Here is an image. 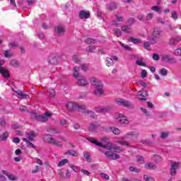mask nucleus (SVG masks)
Wrapping results in <instances>:
<instances>
[{"mask_svg": "<svg viewBox=\"0 0 181 181\" xmlns=\"http://www.w3.org/2000/svg\"><path fill=\"white\" fill-rule=\"evenodd\" d=\"M80 19H88L90 18V11L82 10L79 13Z\"/></svg>", "mask_w": 181, "mask_h": 181, "instance_id": "16", "label": "nucleus"}, {"mask_svg": "<svg viewBox=\"0 0 181 181\" xmlns=\"http://www.w3.org/2000/svg\"><path fill=\"white\" fill-rule=\"evenodd\" d=\"M171 17L173 19H174L175 21H177V19L179 18V17L177 16V13H176V11H174L171 13Z\"/></svg>", "mask_w": 181, "mask_h": 181, "instance_id": "51", "label": "nucleus"}, {"mask_svg": "<svg viewBox=\"0 0 181 181\" xmlns=\"http://www.w3.org/2000/svg\"><path fill=\"white\" fill-rule=\"evenodd\" d=\"M22 140L23 141V142H26V144H28V146H29L30 148H33V149L36 148V146L31 142H29L27 139L23 138Z\"/></svg>", "mask_w": 181, "mask_h": 181, "instance_id": "32", "label": "nucleus"}, {"mask_svg": "<svg viewBox=\"0 0 181 181\" xmlns=\"http://www.w3.org/2000/svg\"><path fill=\"white\" fill-rule=\"evenodd\" d=\"M65 155H71V156H77V152L74 150H71L65 153Z\"/></svg>", "mask_w": 181, "mask_h": 181, "instance_id": "40", "label": "nucleus"}, {"mask_svg": "<svg viewBox=\"0 0 181 181\" xmlns=\"http://www.w3.org/2000/svg\"><path fill=\"white\" fill-rule=\"evenodd\" d=\"M162 33V31L160 30V28H154L153 31V37H148V40L151 42V45H155L156 43V39H159L160 37V34Z\"/></svg>", "mask_w": 181, "mask_h": 181, "instance_id": "4", "label": "nucleus"}, {"mask_svg": "<svg viewBox=\"0 0 181 181\" xmlns=\"http://www.w3.org/2000/svg\"><path fill=\"white\" fill-rule=\"evenodd\" d=\"M88 141H89V142L91 144H94L96 145V146H100L104 149H107V151H112V149H113L115 152H122V148H121V147L114 146L112 143H110V139H108L107 137L102 138L100 142L93 138H88Z\"/></svg>", "mask_w": 181, "mask_h": 181, "instance_id": "1", "label": "nucleus"}, {"mask_svg": "<svg viewBox=\"0 0 181 181\" xmlns=\"http://www.w3.org/2000/svg\"><path fill=\"white\" fill-rule=\"evenodd\" d=\"M3 173H4V175H5V176H7L8 179H9L10 180L16 181L18 179L16 175H15L12 173H9L6 170H3Z\"/></svg>", "mask_w": 181, "mask_h": 181, "instance_id": "15", "label": "nucleus"}, {"mask_svg": "<svg viewBox=\"0 0 181 181\" xmlns=\"http://www.w3.org/2000/svg\"><path fill=\"white\" fill-rule=\"evenodd\" d=\"M146 169H156V165L153 163H148L145 165Z\"/></svg>", "mask_w": 181, "mask_h": 181, "instance_id": "28", "label": "nucleus"}, {"mask_svg": "<svg viewBox=\"0 0 181 181\" xmlns=\"http://www.w3.org/2000/svg\"><path fill=\"white\" fill-rule=\"evenodd\" d=\"M100 176L103 179H105V180H110V177L105 173H101Z\"/></svg>", "mask_w": 181, "mask_h": 181, "instance_id": "60", "label": "nucleus"}, {"mask_svg": "<svg viewBox=\"0 0 181 181\" xmlns=\"http://www.w3.org/2000/svg\"><path fill=\"white\" fill-rule=\"evenodd\" d=\"M68 111H74V110H78V111H84L86 110V105H78L73 102H69L66 104Z\"/></svg>", "mask_w": 181, "mask_h": 181, "instance_id": "3", "label": "nucleus"}, {"mask_svg": "<svg viewBox=\"0 0 181 181\" xmlns=\"http://www.w3.org/2000/svg\"><path fill=\"white\" fill-rule=\"evenodd\" d=\"M103 153L105 154L106 158H108L109 159H112V160L115 159H119V155L112 153L111 150H109L107 151H103Z\"/></svg>", "mask_w": 181, "mask_h": 181, "instance_id": "10", "label": "nucleus"}, {"mask_svg": "<svg viewBox=\"0 0 181 181\" xmlns=\"http://www.w3.org/2000/svg\"><path fill=\"white\" fill-rule=\"evenodd\" d=\"M168 136H169V133L165 132L161 133L160 138H162L163 139L168 138Z\"/></svg>", "mask_w": 181, "mask_h": 181, "instance_id": "56", "label": "nucleus"}, {"mask_svg": "<svg viewBox=\"0 0 181 181\" xmlns=\"http://www.w3.org/2000/svg\"><path fill=\"white\" fill-rule=\"evenodd\" d=\"M18 95H20L21 97H22L23 100H28V98H29V95H28L27 94H23V92L18 90L16 92Z\"/></svg>", "mask_w": 181, "mask_h": 181, "instance_id": "29", "label": "nucleus"}, {"mask_svg": "<svg viewBox=\"0 0 181 181\" xmlns=\"http://www.w3.org/2000/svg\"><path fill=\"white\" fill-rule=\"evenodd\" d=\"M174 54L175 56H181V48H178V49H175L174 52Z\"/></svg>", "mask_w": 181, "mask_h": 181, "instance_id": "57", "label": "nucleus"}, {"mask_svg": "<svg viewBox=\"0 0 181 181\" xmlns=\"http://www.w3.org/2000/svg\"><path fill=\"white\" fill-rule=\"evenodd\" d=\"M4 63H5V61L0 59V73L4 78H8L10 76L9 71L2 67V66H4Z\"/></svg>", "mask_w": 181, "mask_h": 181, "instance_id": "9", "label": "nucleus"}, {"mask_svg": "<svg viewBox=\"0 0 181 181\" xmlns=\"http://www.w3.org/2000/svg\"><path fill=\"white\" fill-rule=\"evenodd\" d=\"M69 168H71V169H72V170H74V172H76V173L77 172H78V167L76 165H70Z\"/></svg>", "mask_w": 181, "mask_h": 181, "instance_id": "55", "label": "nucleus"}, {"mask_svg": "<svg viewBox=\"0 0 181 181\" xmlns=\"http://www.w3.org/2000/svg\"><path fill=\"white\" fill-rule=\"evenodd\" d=\"M138 135L139 134L137 132H129L122 137V139H136Z\"/></svg>", "mask_w": 181, "mask_h": 181, "instance_id": "11", "label": "nucleus"}, {"mask_svg": "<svg viewBox=\"0 0 181 181\" xmlns=\"http://www.w3.org/2000/svg\"><path fill=\"white\" fill-rule=\"evenodd\" d=\"M159 73L161 76H168V71L165 68H162L161 69H160Z\"/></svg>", "mask_w": 181, "mask_h": 181, "instance_id": "39", "label": "nucleus"}, {"mask_svg": "<svg viewBox=\"0 0 181 181\" xmlns=\"http://www.w3.org/2000/svg\"><path fill=\"white\" fill-rule=\"evenodd\" d=\"M48 94H49L50 97H54L56 95V91L54 89H49Z\"/></svg>", "mask_w": 181, "mask_h": 181, "instance_id": "47", "label": "nucleus"}, {"mask_svg": "<svg viewBox=\"0 0 181 181\" xmlns=\"http://www.w3.org/2000/svg\"><path fill=\"white\" fill-rule=\"evenodd\" d=\"M90 83L95 86V90L92 92L95 95H103L104 94V83L98 78L92 77L90 78Z\"/></svg>", "mask_w": 181, "mask_h": 181, "instance_id": "2", "label": "nucleus"}, {"mask_svg": "<svg viewBox=\"0 0 181 181\" xmlns=\"http://www.w3.org/2000/svg\"><path fill=\"white\" fill-rule=\"evenodd\" d=\"M179 165H180V163L179 162L172 163L170 168V175L172 176H175V175H176V170L179 168Z\"/></svg>", "mask_w": 181, "mask_h": 181, "instance_id": "14", "label": "nucleus"}, {"mask_svg": "<svg viewBox=\"0 0 181 181\" xmlns=\"http://www.w3.org/2000/svg\"><path fill=\"white\" fill-rule=\"evenodd\" d=\"M78 86H87L88 84V81L86 78H79L77 81Z\"/></svg>", "mask_w": 181, "mask_h": 181, "instance_id": "20", "label": "nucleus"}, {"mask_svg": "<svg viewBox=\"0 0 181 181\" xmlns=\"http://www.w3.org/2000/svg\"><path fill=\"white\" fill-rule=\"evenodd\" d=\"M162 59L164 62H166V63H170V64H173V63H176V60L175 59V58L170 57V55L163 54Z\"/></svg>", "mask_w": 181, "mask_h": 181, "instance_id": "13", "label": "nucleus"}, {"mask_svg": "<svg viewBox=\"0 0 181 181\" xmlns=\"http://www.w3.org/2000/svg\"><path fill=\"white\" fill-rule=\"evenodd\" d=\"M81 70L83 71H87V70H88V65H87V64H82Z\"/></svg>", "mask_w": 181, "mask_h": 181, "instance_id": "62", "label": "nucleus"}, {"mask_svg": "<svg viewBox=\"0 0 181 181\" xmlns=\"http://www.w3.org/2000/svg\"><path fill=\"white\" fill-rule=\"evenodd\" d=\"M138 95L140 96V97H147L148 96V91L146 90H140L139 93H138Z\"/></svg>", "mask_w": 181, "mask_h": 181, "instance_id": "38", "label": "nucleus"}, {"mask_svg": "<svg viewBox=\"0 0 181 181\" xmlns=\"http://www.w3.org/2000/svg\"><path fill=\"white\" fill-rule=\"evenodd\" d=\"M119 45L122 47H124V50H128L129 52H132V48L121 42L119 41Z\"/></svg>", "mask_w": 181, "mask_h": 181, "instance_id": "31", "label": "nucleus"}, {"mask_svg": "<svg viewBox=\"0 0 181 181\" xmlns=\"http://www.w3.org/2000/svg\"><path fill=\"white\" fill-rule=\"evenodd\" d=\"M86 114H88V115L89 117H91V118H97V115H95V113L93 111H87Z\"/></svg>", "mask_w": 181, "mask_h": 181, "instance_id": "43", "label": "nucleus"}, {"mask_svg": "<svg viewBox=\"0 0 181 181\" xmlns=\"http://www.w3.org/2000/svg\"><path fill=\"white\" fill-rule=\"evenodd\" d=\"M9 137V132H5L3 134L0 135V141H6Z\"/></svg>", "mask_w": 181, "mask_h": 181, "instance_id": "23", "label": "nucleus"}, {"mask_svg": "<svg viewBox=\"0 0 181 181\" xmlns=\"http://www.w3.org/2000/svg\"><path fill=\"white\" fill-rule=\"evenodd\" d=\"M111 108L109 106H100L95 107V112L99 114H105V112H109Z\"/></svg>", "mask_w": 181, "mask_h": 181, "instance_id": "12", "label": "nucleus"}, {"mask_svg": "<svg viewBox=\"0 0 181 181\" xmlns=\"http://www.w3.org/2000/svg\"><path fill=\"white\" fill-rule=\"evenodd\" d=\"M153 160L158 163V162H162V157L159 156L158 155H154L153 156Z\"/></svg>", "mask_w": 181, "mask_h": 181, "instance_id": "36", "label": "nucleus"}, {"mask_svg": "<svg viewBox=\"0 0 181 181\" xmlns=\"http://www.w3.org/2000/svg\"><path fill=\"white\" fill-rule=\"evenodd\" d=\"M52 117V113L49 112H46L44 115H35V118L37 121H40V122H46L49 118Z\"/></svg>", "mask_w": 181, "mask_h": 181, "instance_id": "6", "label": "nucleus"}, {"mask_svg": "<svg viewBox=\"0 0 181 181\" xmlns=\"http://www.w3.org/2000/svg\"><path fill=\"white\" fill-rule=\"evenodd\" d=\"M129 170L131 172H136V173H139L141 172V170L139 168H136L135 167H130Z\"/></svg>", "mask_w": 181, "mask_h": 181, "instance_id": "48", "label": "nucleus"}, {"mask_svg": "<svg viewBox=\"0 0 181 181\" xmlns=\"http://www.w3.org/2000/svg\"><path fill=\"white\" fill-rule=\"evenodd\" d=\"M55 32L59 36H62V35H64V32H66V30H64V27L63 25H58L55 28Z\"/></svg>", "mask_w": 181, "mask_h": 181, "instance_id": "17", "label": "nucleus"}, {"mask_svg": "<svg viewBox=\"0 0 181 181\" xmlns=\"http://www.w3.org/2000/svg\"><path fill=\"white\" fill-rule=\"evenodd\" d=\"M115 35L117 36V37H121L122 33L121 32V30L116 28L115 29Z\"/></svg>", "mask_w": 181, "mask_h": 181, "instance_id": "42", "label": "nucleus"}, {"mask_svg": "<svg viewBox=\"0 0 181 181\" xmlns=\"http://www.w3.org/2000/svg\"><path fill=\"white\" fill-rule=\"evenodd\" d=\"M122 32H124V33H132V29L131 28V26L124 25L122 26L121 28Z\"/></svg>", "mask_w": 181, "mask_h": 181, "instance_id": "19", "label": "nucleus"}, {"mask_svg": "<svg viewBox=\"0 0 181 181\" xmlns=\"http://www.w3.org/2000/svg\"><path fill=\"white\" fill-rule=\"evenodd\" d=\"M66 163H69V160L63 159L59 161V163H58V166H59V168H62V166H64V165H66Z\"/></svg>", "mask_w": 181, "mask_h": 181, "instance_id": "37", "label": "nucleus"}, {"mask_svg": "<svg viewBox=\"0 0 181 181\" xmlns=\"http://www.w3.org/2000/svg\"><path fill=\"white\" fill-rule=\"evenodd\" d=\"M116 19L117 20L118 22H123L124 17L122 16H119V15L117 14Z\"/></svg>", "mask_w": 181, "mask_h": 181, "instance_id": "59", "label": "nucleus"}, {"mask_svg": "<svg viewBox=\"0 0 181 181\" xmlns=\"http://www.w3.org/2000/svg\"><path fill=\"white\" fill-rule=\"evenodd\" d=\"M73 60L75 63H80V57H78L77 55L73 56Z\"/></svg>", "mask_w": 181, "mask_h": 181, "instance_id": "58", "label": "nucleus"}, {"mask_svg": "<svg viewBox=\"0 0 181 181\" xmlns=\"http://www.w3.org/2000/svg\"><path fill=\"white\" fill-rule=\"evenodd\" d=\"M106 66H107V67H111L114 66V61H112V58H110V57L106 58Z\"/></svg>", "mask_w": 181, "mask_h": 181, "instance_id": "26", "label": "nucleus"}, {"mask_svg": "<svg viewBox=\"0 0 181 181\" xmlns=\"http://www.w3.org/2000/svg\"><path fill=\"white\" fill-rule=\"evenodd\" d=\"M80 69L78 67L74 68V77L78 78Z\"/></svg>", "mask_w": 181, "mask_h": 181, "instance_id": "35", "label": "nucleus"}, {"mask_svg": "<svg viewBox=\"0 0 181 181\" xmlns=\"http://www.w3.org/2000/svg\"><path fill=\"white\" fill-rule=\"evenodd\" d=\"M153 18V13H148L146 16V21H151Z\"/></svg>", "mask_w": 181, "mask_h": 181, "instance_id": "49", "label": "nucleus"}, {"mask_svg": "<svg viewBox=\"0 0 181 181\" xmlns=\"http://www.w3.org/2000/svg\"><path fill=\"white\" fill-rule=\"evenodd\" d=\"M127 23L129 24V25H134V23H135V18H130L129 20H128V21H127Z\"/></svg>", "mask_w": 181, "mask_h": 181, "instance_id": "61", "label": "nucleus"}, {"mask_svg": "<svg viewBox=\"0 0 181 181\" xmlns=\"http://www.w3.org/2000/svg\"><path fill=\"white\" fill-rule=\"evenodd\" d=\"M117 142V144H119L120 145H124L125 146H129V143H128V141H118Z\"/></svg>", "mask_w": 181, "mask_h": 181, "instance_id": "52", "label": "nucleus"}, {"mask_svg": "<svg viewBox=\"0 0 181 181\" xmlns=\"http://www.w3.org/2000/svg\"><path fill=\"white\" fill-rule=\"evenodd\" d=\"M151 11H153L154 12H156L157 13H161L162 9L160 6H154L151 7Z\"/></svg>", "mask_w": 181, "mask_h": 181, "instance_id": "30", "label": "nucleus"}, {"mask_svg": "<svg viewBox=\"0 0 181 181\" xmlns=\"http://www.w3.org/2000/svg\"><path fill=\"white\" fill-rule=\"evenodd\" d=\"M34 138H36V133H35L33 131L30 132L29 134H28V139L30 140V141H33V139Z\"/></svg>", "mask_w": 181, "mask_h": 181, "instance_id": "34", "label": "nucleus"}, {"mask_svg": "<svg viewBox=\"0 0 181 181\" xmlns=\"http://www.w3.org/2000/svg\"><path fill=\"white\" fill-rule=\"evenodd\" d=\"M43 139L46 142H48V144H52V145H55L56 146H62V144H60V142L53 139L51 135L47 134L44 136Z\"/></svg>", "mask_w": 181, "mask_h": 181, "instance_id": "5", "label": "nucleus"}, {"mask_svg": "<svg viewBox=\"0 0 181 181\" xmlns=\"http://www.w3.org/2000/svg\"><path fill=\"white\" fill-rule=\"evenodd\" d=\"M141 110L144 112L146 117H151V112L146 110V108L141 107Z\"/></svg>", "mask_w": 181, "mask_h": 181, "instance_id": "41", "label": "nucleus"}, {"mask_svg": "<svg viewBox=\"0 0 181 181\" xmlns=\"http://www.w3.org/2000/svg\"><path fill=\"white\" fill-rule=\"evenodd\" d=\"M86 51L88 52V53H94L95 52H97V47L90 45L87 47Z\"/></svg>", "mask_w": 181, "mask_h": 181, "instance_id": "24", "label": "nucleus"}, {"mask_svg": "<svg viewBox=\"0 0 181 181\" xmlns=\"http://www.w3.org/2000/svg\"><path fill=\"white\" fill-rule=\"evenodd\" d=\"M129 41L132 42V43H134L136 45H139V43H142V41L140 39L134 38L132 37H130L129 38Z\"/></svg>", "mask_w": 181, "mask_h": 181, "instance_id": "25", "label": "nucleus"}, {"mask_svg": "<svg viewBox=\"0 0 181 181\" xmlns=\"http://www.w3.org/2000/svg\"><path fill=\"white\" fill-rule=\"evenodd\" d=\"M108 9L110 11H114L115 9H117V4H115V3H111L108 6Z\"/></svg>", "mask_w": 181, "mask_h": 181, "instance_id": "46", "label": "nucleus"}, {"mask_svg": "<svg viewBox=\"0 0 181 181\" xmlns=\"http://www.w3.org/2000/svg\"><path fill=\"white\" fill-rule=\"evenodd\" d=\"M81 173H83L86 176H89V175H90V172H88V170H84V169L81 170Z\"/></svg>", "mask_w": 181, "mask_h": 181, "instance_id": "64", "label": "nucleus"}, {"mask_svg": "<svg viewBox=\"0 0 181 181\" xmlns=\"http://www.w3.org/2000/svg\"><path fill=\"white\" fill-rule=\"evenodd\" d=\"M136 160L139 163H144L145 161L144 160V157L141 156H138L136 157Z\"/></svg>", "mask_w": 181, "mask_h": 181, "instance_id": "50", "label": "nucleus"}, {"mask_svg": "<svg viewBox=\"0 0 181 181\" xmlns=\"http://www.w3.org/2000/svg\"><path fill=\"white\" fill-rule=\"evenodd\" d=\"M86 43L88 45H94L96 43L97 41H95V40H93L92 38H88L86 40Z\"/></svg>", "mask_w": 181, "mask_h": 181, "instance_id": "45", "label": "nucleus"}, {"mask_svg": "<svg viewBox=\"0 0 181 181\" xmlns=\"http://www.w3.org/2000/svg\"><path fill=\"white\" fill-rule=\"evenodd\" d=\"M48 63H49V64H57V57H56V55H52L49 57L48 59Z\"/></svg>", "mask_w": 181, "mask_h": 181, "instance_id": "21", "label": "nucleus"}, {"mask_svg": "<svg viewBox=\"0 0 181 181\" xmlns=\"http://www.w3.org/2000/svg\"><path fill=\"white\" fill-rule=\"evenodd\" d=\"M117 105L122 107H126L127 108H134V105L131 103L124 100V99H117L116 100Z\"/></svg>", "mask_w": 181, "mask_h": 181, "instance_id": "8", "label": "nucleus"}, {"mask_svg": "<svg viewBox=\"0 0 181 181\" xmlns=\"http://www.w3.org/2000/svg\"><path fill=\"white\" fill-rule=\"evenodd\" d=\"M136 64H137L138 66H146L145 59H144V58L139 59L136 62Z\"/></svg>", "mask_w": 181, "mask_h": 181, "instance_id": "27", "label": "nucleus"}, {"mask_svg": "<svg viewBox=\"0 0 181 181\" xmlns=\"http://www.w3.org/2000/svg\"><path fill=\"white\" fill-rule=\"evenodd\" d=\"M83 156L86 160V162H91V156H90V153L85 152L83 153Z\"/></svg>", "mask_w": 181, "mask_h": 181, "instance_id": "33", "label": "nucleus"}, {"mask_svg": "<svg viewBox=\"0 0 181 181\" xmlns=\"http://www.w3.org/2000/svg\"><path fill=\"white\" fill-rule=\"evenodd\" d=\"M97 128H98V126L95 123H92L89 125L88 131L90 132H95Z\"/></svg>", "mask_w": 181, "mask_h": 181, "instance_id": "22", "label": "nucleus"}, {"mask_svg": "<svg viewBox=\"0 0 181 181\" xmlns=\"http://www.w3.org/2000/svg\"><path fill=\"white\" fill-rule=\"evenodd\" d=\"M144 179L146 181H155V179H153V177H151L146 175H144Z\"/></svg>", "mask_w": 181, "mask_h": 181, "instance_id": "53", "label": "nucleus"}, {"mask_svg": "<svg viewBox=\"0 0 181 181\" xmlns=\"http://www.w3.org/2000/svg\"><path fill=\"white\" fill-rule=\"evenodd\" d=\"M5 180H6V177L5 176V174H4V171H2V173H0V181Z\"/></svg>", "mask_w": 181, "mask_h": 181, "instance_id": "54", "label": "nucleus"}, {"mask_svg": "<svg viewBox=\"0 0 181 181\" xmlns=\"http://www.w3.org/2000/svg\"><path fill=\"white\" fill-rule=\"evenodd\" d=\"M151 44L149 42H146L144 45V47H145L147 50H149Z\"/></svg>", "mask_w": 181, "mask_h": 181, "instance_id": "63", "label": "nucleus"}, {"mask_svg": "<svg viewBox=\"0 0 181 181\" xmlns=\"http://www.w3.org/2000/svg\"><path fill=\"white\" fill-rule=\"evenodd\" d=\"M107 132H112L115 135H119L121 130L117 127H110L107 129Z\"/></svg>", "mask_w": 181, "mask_h": 181, "instance_id": "18", "label": "nucleus"}, {"mask_svg": "<svg viewBox=\"0 0 181 181\" xmlns=\"http://www.w3.org/2000/svg\"><path fill=\"white\" fill-rule=\"evenodd\" d=\"M115 118H116V119H119V122L120 124H124V125H128V124H129V120L124 117V115L121 113H116L115 115Z\"/></svg>", "mask_w": 181, "mask_h": 181, "instance_id": "7", "label": "nucleus"}, {"mask_svg": "<svg viewBox=\"0 0 181 181\" xmlns=\"http://www.w3.org/2000/svg\"><path fill=\"white\" fill-rule=\"evenodd\" d=\"M4 56L7 59H10V57H12V56H13V54H12L11 51L7 50L4 52Z\"/></svg>", "mask_w": 181, "mask_h": 181, "instance_id": "44", "label": "nucleus"}]
</instances>
